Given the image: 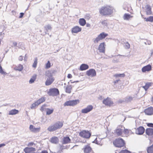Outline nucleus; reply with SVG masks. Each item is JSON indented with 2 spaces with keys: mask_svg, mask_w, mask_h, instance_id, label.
<instances>
[{
  "mask_svg": "<svg viewBox=\"0 0 153 153\" xmlns=\"http://www.w3.org/2000/svg\"><path fill=\"white\" fill-rule=\"evenodd\" d=\"M113 8L109 6L102 7L99 10L100 13L102 16L111 15L113 13Z\"/></svg>",
  "mask_w": 153,
  "mask_h": 153,
  "instance_id": "f257e3e1",
  "label": "nucleus"
},
{
  "mask_svg": "<svg viewBox=\"0 0 153 153\" xmlns=\"http://www.w3.org/2000/svg\"><path fill=\"white\" fill-rule=\"evenodd\" d=\"M63 125V122L58 121L53 125L49 126L48 128V130L50 132L53 131L61 128Z\"/></svg>",
  "mask_w": 153,
  "mask_h": 153,
  "instance_id": "f03ea898",
  "label": "nucleus"
},
{
  "mask_svg": "<svg viewBox=\"0 0 153 153\" xmlns=\"http://www.w3.org/2000/svg\"><path fill=\"white\" fill-rule=\"evenodd\" d=\"M113 143L115 147L119 148L124 146L125 145V141L120 138L115 139L113 141Z\"/></svg>",
  "mask_w": 153,
  "mask_h": 153,
  "instance_id": "7ed1b4c3",
  "label": "nucleus"
},
{
  "mask_svg": "<svg viewBox=\"0 0 153 153\" xmlns=\"http://www.w3.org/2000/svg\"><path fill=\"white\" fill-rule=\"evenodd\" d=\"M91 133L88 131L82 130L79 133V135L84 138H89L91 135Z\"/></svg>",
  "mask_w": 153,
  "mask_h": 153,
  "instance_id": "20e7f679",
  "label": "nucleus"
},
{
  "mask_svg": "<svg viewBox=\"0 0 153 153\" xmlns=\"http://www.w3.org/2000/svg\"><path fill=\"white\" fill-rule=\"evenodd\" d=\"M146 134L148 136L149 140L151 141H153V128H148L146 130Z\"/></svg>",
  "mask_w": 153,
  "mask_h": 153,
  "instance_id": "39448f33",
  "label": "nucleus"
},
{
  "mask_svg": "<svg viewBox=\"0 0 153 153\" xmlns=\"http://www.w3.org/2000/svg\"><path fill=\"white\" fill-rule=\"evenodd\" d=\"M108 36V34L104 32H102L98 35L94 40L95 43H97L100 40H102Z\"/></svg>",
  "mask_w": 153,
  "mask_h": 153,
  "instance_id": "423d86ee",
  "label": "nucleus"
},
{
  "mask_svg": "<svg viewBox=\"0 0 153 153\" xmlns=\"http://www.w3.org/2000/svg\"><path fill=\"white\" fill-rule=\"evenodd\" d=\"M48 94L50 96H56L59 94V91L57 88H51L49 89Z\"/></svg>",
  "mask_w": 153,
  "mask_h": 153,
  "instance_id": "0eeeda50",
  "label": "nucleus"
},
{
  "mask_svg": "<svg viewBox=\"0 0 153 153\" xmlns=\"http://www.w3.org/2000/svg\"><path fill=\"white\" fill-rule=\"evenodd\" d=\"M79 102V100H71L67 101L65 102L64 105V106H74L78 103Z\"/></svg>",
  "mask_w": 153,
  "mask_h": 153,
  "instance_id": "6e6552de",
  "label": "nucleus"
},
{
  "mask_svg": "<svg viewBox=\"0 0 153 153\" xmlns=\"http://www.w3.org/2000/svg\"><path fill=\"white\" fill-rule=\"evenodd\" d=\"M123 128L124 127L122 126H119L115 130V133L118 136H121L123 137Z\"/></svg>",
  "mask_w": 153,
  "mask_h": 153,
  "instance_id": "1a4fd4ad",
  "label": "nucleus"
},
{
  "mask_svg": "<svg viewBox=\"0 0 153 153\" xmlns=\"http://www.w3.org/2000/svg\"><path fill=\"white\" fill-rule=\"evenodd\" d=\"M83 153H94L89 144L85 146L82 149Z\"/></svg>",
  "mask_w": 153,
  "mask_h": 153,
  "instance_id": "9d476101",
  "label": "nucleus"
},
{
  "mask_svg": "<svg viewBox=\"0 0 153 153\" xmlns=\"http://www.w3.org/2000/svg\"><path fill=\"white\" fill-rule=\"evenodd\" d=\"M102 103L105 105L109 107L113 105L114 104V102L111 100V98L108 97H107L106 98L104 99L103 100Z\"/></svg>",
  "mask_w": 153,
  "mask_h": 153,
  "instance_id": "9b49d317",
  "label": "nucleus"
},
{
  "mask_svg": "<svg viewBox=\"0 0 153 153\" xmlns=\"http://www.w3.org/2000/svg\"><path fill=\"white\" fill-rule=\"evenodd\" d=\"M106 45L104 42L101 43L100 44L98 48L99 52L101 53H105V50Z\"/></svg>",
  "mask_w": 153,
  "mask_h": 153,
  "instance_id": "f8f14e48",
  "label": "nucleus"
},
{
  "mask_svg": "<svg viewBox=\"0 0 153 153\" xmlns=\"http://www.w3.org/2000/svg\"><path fill=\"white\" fill-rule=\"evenodd\" d=\"M86 73L88 76L91 77H94L96 75V72L93 69H89L86 71Z\"/></svg>",
  "mask_w": 153,
  "mask_h": 153,
  "instance_id": "ddd939ff",
  "label": "nucleus"
},
{
  "mask_svg": "<svg viewBox=\"0 0 153 153\" xmlns=\"http://www.w3.org/2000/svg\"><path fill=\"white\" fill-rule=\"evenodd\" d=\"M54 80V79L52 75H50L48 76L45 81V85L48 86L51 85L53 82Z\"/></svg>",
  "mask_w": 153,
  "mask_h": 153,
  "instance_id": "4468645a",
  "label": "nucleus"
},
{
  "mask_svg": "<svg viewBox=\"0 0 153 153\" xmlns=\"http://www.w3.org/2000/svg\"><path fill=\"white\" fill-rule=\"evenodd\" d=\"M93 107L91 105H88L85 108L81 110V112L82 113H87L91 111L93 109Z\"/></svg>",
  "mask_w": 153,
  "mask_h": 153,
  "instance_id": "2eb2a0df",
  "label": "nucleus"
},
{
  "mask_svg": "<svg viewBox=\"0 0 153 153\" xmlns=\"http://www.w3.org/2000/svg\"><path fill=\"white\" fill-rule=\"evenodd\" d=\"M145 129L143 126H140L136 129L135 133L138 135H142L144 132Z\"/></svg>",
  "mask_w": 153,
  "mask_h": 153,
  "instance_id": "dca6fc26",
  "label": "nucleus"
},
{
  "mask_svg": "<svg viewBox=\"0 0 153 153\" xmlns=\"http://www.w3.org/2000/svg\"><path fill=\"white\" fill-rule=\"evenodd\" d=\"M144 112L145 114L148 115H151L153 114V107H150L146 109Z\"/></svg>",
  "mask_w": 153,
  "mask_h": 153,
  "instance_id": "f3484780",
  "label": "nucleus"
},
{
  "mask_svg": "<svg viewBox=\"0 0 153 153\" xmlns=\"http://www.w3.org/2000/svg\"><path fill=\"white\" fill-rule=\"evenodd\" d=\"M152 67L151 65L149 64L143 67L142 68V71L143 72H149L152 70Z\"/></svg>",
  "mask_w": 153,
  "mask_h": 153,
  "instance_id": "a211bd4d",
  "label": "nucleus"
},
{
  "mask_svg": "<svg viewBox=\"0 0 153 153\" xmlns=\"http://www.w3.org/2000/svg\"><path fill=\"white\" fill-rule=\"evenodd\" d=\"M35 151V148L33 147H27L24 149V151L25 153H33Z\"/></svg>",
  "mask_w": 153,
  "mask_h": 153,
  "instance_id": "6ab92c4d",
  "label": "nucleus"
},
{
  "mask_svg": "<svg viewBox=\"0 0 153 153\" xmlns=\"http://www.w3.org/2000/svg\"><path fill=\"white\" fill-rule=\"evenodd\" d=\"M82 30V28L76 26L73 27L71 29V32L72 33H77L80 32Z\"/></svg>",
  "mask_w": 153,
  "mask_h": 153,
  "instance_id": "aec40b11",
  "label": "nucleus"
},
{
  "mask_svg": "<svg viewBox=\"0 0 153 153\" xmlns=\"http://www.w3.org/2000/svg\"><path fill=\"white\" fill-rule=\"evenodd\" d=\"M29 129L32 132L34 133H37L40 130V128H35L33 125H31L29 127Z\"/></svg>",
  "mask_w": 153,
  "mask_h": 153,
  "instance_id": "412c9836",
  "label": "nucleus"
},
{
  "mask_svg": "<svg viewBox=\"0 0 153 153\" xmlns=\"http://www.w3.org/2000/svg\"><path fill=\"white\" fill-rule=\"evenodd\" d=\"M123 133L126 136L133 134L131 130L125 128L124 127L123 128Z\"/></svg>",
  "mask_w": 153,
  "mask_h": 153,
  "instance_id": "4be33fe9",
  "label": "nucleus"
},
{
  "mask_svg": "<svg viewBox=\"0 0 153 153\" xmlns=\"http://www.w3.org/2000/svg\"><path fill=\"white\" fill-rule=\"evenodd\" d=\"M88 68L89 66L88 65L82 64L80 65L79 69L81 71H83L86 70Z\"/></svg>",
  "mask_w": 153,
  "mask_h": 153,
  "instance_id": "5701e85b",
  "label": "nucleus"
},
{
  "mask_svg": "<svg viewBox=\"0 0 153 153\" xmlns=\"http://www.w3.org/2000/svg\"><path fill=\"white\" fill-rule=\"evenodd\" d=\"M70 142L71 139L69 137H64L62 139V144H67L70 143Z\"/></svg>",
  "mask_w": 153,
  "mask_h": 153,
  "instance_id": "b1692460",
  "label": "nucleus"
},
{
  "mask_svg": "<svg viewBox=\"0 0 153 153\" xmlns=\"http://www.w3.org/2000/svg\"><path fill=\"white\" fill-rule=\"evenodd\" d=\"M151 7L149 5H147L146 8V12L147 15H150L152 14Z\"/></svg>",
  "mask_w": 153,
  "mask_h": 153,
  "instance_id": "393cba45",
  "label": "nucleus"
},
{
  "mask_svg": "<svg viewBox=\"0 0 153 153\" xmlns=\"http://www.w3.org/2000/svg\"><path fill=\"white\" fill-rule=\"evenodd\" d=\"M59 139L56 137H53L51 139V142L55 144L58 143L59 142Z\"/></svg>",
  "mask_w": 153,
  "mask_h": 153,
  "instance_id": "a878e982",
  "label": "nucleus"
},
{
  "mask_svg": "<svg viewBox=\"0 0 153 153\" xmlns=\"http://www.w3.org/2000/svg\"><path fill=\"white\" fill-rule=\"evenodd\" d=\"M152 84L153 83L152 82H147L146 83L145 85L143 86L142 87L146 91L149 89V88L152 86Z\"/></svg>",
  "mask_w": 153,
  "mask_h": 153,
  "instance_id": "bb28decb",
  "label": "nucleus"
},
{
  "mask_svg": "<svg viewBox=\"0 0 153 153\" xmlns=\"http://www.w3.org/2000/svg\"><path fill=\"white\" fill-rule=\"evenodd\" d=\"M79 23L81 26H84L86 24V22L84 18H80L79 19Z\"/></svg>",
  "mask_w": 153,
  "mask_h": 153,
  "instance_id": "cd10ccee",
  "label": "nucleus"
},
{
  "mask_svg": "<svg viewBox=\"0 0 153 153\" xmlns=\"http://www.w3.org/2000/svg\"><path fill=\"white\" fill-rule=\"evenodd\" d=\"M19 112L18 110L13 109L9 111V114L10 115H14L17 114Z\"/></svg>",
  "mask_w": 153,
  "mask_h": 153,
  "instance_id": "c85d7f7f",
  "label": "nucleus"
},
{
  "mask_svg": "<svg viewBox=\"0 0 153 153\" xmlns=\"http://www.w3.org/2000/svg\"><path fill=\"white\" fill-rule=\"evenodd\" d=\"M147 153H153V144L148 146L146 149Z\"/></svg>",
  "mask_w": 153,
  "mask_h": 153,
  "instance_id": "c756f323",
  "label": "nucleus"
},
{
  "mask_svg": "<svg viewBox=\"0 0 153 153\" xmlns=\"http://www.w3.org/2000/svg\"><path fill=\"white\" fill-rule=\"evenodd\" d=\"M23 67L22 65L20 64L18 65L17 66H16L14 69L16 70H18L20 71H22L23 69Z\"/></svg>",
  "mask_w": 153,
  "mask_h": 153,
  "instance_id": "7c9ffc66",
  "label": "nucleus"
},
{
  "mask_svg": "<svg viewBox=\"0 0 153 153\" xmlns=\"http://www.w3.org/2000/svg\"><path fill=\"white\" fill-rule=\"evenodd\" d=\"M54 111V109H50L49 108L46 109V114L47 115H49L53 113Z\"/></svg>",
  "mask_w": 153,
  "mask_h": 153,
  "instance_id": "2f4dec72",
  "label": "nucleus"
},
{
  "mask_svg": "<svg viewBox=\"0 0 153 153\" xmlns=\"http://www.w3.org/2000/svg\"><path fill=\"white\" fill-rule=\"evenodd\" d=\"M132 17V16L128 14L125 13L124 14L123 16V19L124 20H129Z\"/></svg>",
  "mask_w": 153,
  "mask_h": 153,
  "instance_id": "473e14b6",
  "label": "nucleus"
},
{
  "mask_svg": "<svg viewBox=\"0 0 153 153\" xmlns=\"http://www.w3.org/2000/svg\"><path fill=\"white\" fill-rule=\"evenodd\" d=\"M144 19L146 22H153V16H150L147 18H145Z\"/></svg>",
  "mask_w": 153,
  "mask_h": 153,
  "instance_id": "72a5a7b5",
  "label": "nucleus"
},
{
  "mask_svg": "<svg viewBox=\"0 0 153 153\" xmlns=\"http://www.w3.org/2000/svg\"><path fill=\"white\" fill-rule=\"evenodd\" d=\"M72 87L71 85L68 86L65 90L66 92L70 94L71 92Z\"/></svg>",
  "mask_w": 153,
  "mask_h": 153,
  "instance_id": "f704fd0d",
  "label": "nucleus"
},
{
  "mask_svg": "<svg viewBox=\"0 0 153 153\" xmlns=\"http://www.w3.org/2000/svg\"><path fill=\"white\" fill-rule=\"evenodd\" d=\"M36 74L34 75L32 78L30 79L29 81L30 83H33L36 80Z\"/></svg>",
  "mask_w": 153,
  "mask_h": 153,
  "instance_id": "c9c22d12",
  "label": "nucleus"
},
{
  "mask_svg": "<svg viewBox=\"0 0 153 153\" xmlns=\"http://www.w3.org/2000/svg\"><path fill=\"white\" fill-rule=\"evenodd\" d=\"M38 59L37 57H36L34 59V62L32 65V67L34 68H36V67Z\"/></svg>",
  "mask_w": 153,
  "mask_h": 153,
  "instance_id": "e433bc0d",
  "label": "nucleus"
},
{
  "mask_svg": "<svg viewBox=\"0 0 153 153\" xmlns=\"http://www.w3.org/2000/svg\"><path fill=\"white\" fill-rule=\"evenodd\" d=\"M45 101V98L44 97H42L38 100L36 101L39 104V105Z\"/></svg>",
  "mask_w": 153,
  "mask_h": 153,
  "instance_id": "4c0bfd02",
  "label": "nucleus"
},
{
  "mask_svg": "<svg viewBox=\"0 0 153 153\" xmlns=\"http://www.w3.org/2000/svg\"><path fill=\"white\" fill-rule=\"evenodd\" d=\"M39 105V104L36 101L34 103H33L31 106V108L33 109L36 108V107L37 106Z\"/></svg>",
  "mask_w": 153,
  "mask_h": 153,
  "instance_id": "58836bf2",
  "label": "nucleus"
},
{
  "mask_svg": "<svg viewBox=\"0 0 153 153\" xmlns=\"http://www.w3.org/2000/svg\"><path fill=\"white\" fill-rule=\"evenodd\" d=\"M51 66V63L50 62L48 61L45 65V68L46 69H48L50 68Z\"/></svg>",
  "mask_w": 153,
  "mask_h": 153,
  "instance_id": "ea45409f",
  "label": "nucleus"
},
{
  "mask_svg": "<svg viewBox=\"0 0 153 153\" xmlns=\"http://www.w3.org/2000/svg\"><path fill=\"white\" fill-rule=\"evenodd\" d=\"M125 76V74L124 73L122 74H116L114 75V76L116 77H124Z\"/></svg>",
  "mask_w": 153,
  "mask_h": 153,
  "instance_id": "a19ab883",
  "label": "nucleus"
},
{
  "mask_svg": "<svg viewBox=\"0 0 153 153\" xmlns=\"http://www.w3.org/2000/svg\"><path fill=\"white\" fill-rule=\"evenodd\" d=\"M124 47L126 49H128L130 47V45L128 42L124 43Z\"/></svg>",
  "mask_w": 153,
  "mask_h": 153,
  "instance_id": "79ce46f5",
  "label": "nucleus"
},
{
  "mask_svg": "<svg viewBox=\"0 0 153 153\" xmlns=\"http://www.w3.org/2000/svg\"><path fill=\"white\" fill-rule=\"evenodd\" d=\"M119 153H131V152L127 149H124L121 150Z\"/></svg>",
  "mask_w": 153,
  "mask_h": 153,
  "instance_id": "37998d69",
  "label": "nucleus"
},
{
  "mask_svg": "<svg viewBox=\"0 0 153 153\" xmlns=\"http://www.w3.org/2000/svg\"><path fill=\"white\" fill-rule=\"evenodd\" d=\"M46 106V105L44 104L41 107L40 110L42 111H43L46 109L45 107Z\"/></svg>",
  "mask_w": 153,
  "mask_h": 153,
  "instance_id": "c03bdc74",
  "label": "nucleus"
},
{
  "mask_svg": "<svg viewBox=\"0 0 153 153\" xmlns=\"http://www.w3.org/2000/svg\"><path fill=\"white\" fill-rule=\"evenodd\" d=\"M0 73L2 74H6V73L4 71L2 68V67L1 66V65L0 64Z\"/></svg>",
  "mask_w": 153,
  "mask_h": 153,
  "instance_id": "a18cd8bd",
  "label": "nucleus"
},
{
  "mask_svg": "<svg viewBox=\"0 0 153 153\" xmlns=\"http://www.w3.org/2000/svg\"><path fill=\"white\" fill-rule=\"evenodd\" d=\"M45 28L46 30H49L51 29V27L50 25H48L45 26Z\"/></svg>",
  "mask_w": 153,
  "mask_h": 153,
  "instance_id": "49530a36",
  "label": "nucleus"
},
{
  "mask_svg": "<svg viewBox=\"0 0 153 153\" xmlns=\"http://www.w3.org/2000/svg\"><path fill=\"white\" fill-rule=\"evenodd\" d=\"M35 144L33 142H31L27 144V146H33Z\"/></svg>",
  "mask_w": 153,
  "mask_h": 153,
  "instance_id": "de8ad7c7",
  "label": "nucleus"
},
{
  "mask_svg": "<svg viewBox=\"0 0 153 153\" xmlns=\"http://www.w3.org/2000/svg\"><path fill=\"white\" fill-rule=\"evenodd\" d=\"M147 126L149 127L153 128V123H148L147 124Z\"/></svg>",
  "mask_w": 153,
  "mask_h": 153,
  "instance_id": "09e8293b",
  "label": "nucleus"
},
{
  "mask_svg": "<svg viewBox=\"0 0 153 153\" xmlns=\"http://www.w3.org/2000/svg\"><path fill=\"white\" fill-rule=\"evenodd\" d=\"M66 149V147L63 145L61 146L60 149L61 152H62V150Z\"/></svg>",
  "mask_w": 153,
  "mask_h": 153,
  "instance_id": "8fccbe9b",
  "label": "nucleus"
},
{
  "mask_svg": "<svg viewBox=\"0 0 153 153\" xmlns=\"http://www.w3.org/2000/svg\"><path fill=\"white\" fill-rule=\"evenodd\" d=\"M132 100V98L131 97H129L126 98V100L128 101H130Z\"/></svg>",
  "mask_w": 153,
  "mask_h": 153,
  "instance_id": "3c124183",
  "label": "nucleus"
},
{
  "mask_svg": "<svg viewBox=\"0 0 153 153\" xmlns=\"http://www.w3.org/2000/svg\"><path fill=\"white\" fill-rule=\"evenodd\" d=\"M23 57L22 56H20L19 58V61H22L23 60Z\"/></svg>",
  "mask_w": 153,
  "mask_h": 153,
  "instance_id": "603ef678",
  "label": "nucleus"
},
{
  "mask_svg": "<svg viewBox=\"0 0 153 153\" xmlns=\"http://www.w3.org/2000/svg\"><path fill=\"white\" fill-rule=\"evenodd\" d=\"M72 76L71 74H68V76H67V77L68 78H72Z\"/></svg>",
  "mask_w": 153,
  "mask_h": 153,
  "instance_id": "864d4df0",
  "label": "nucleus"
},
{
  "mask_svg": "<svg viewBox=\"0 0 153 153\" xmlns=\"http://www.w3.org/2000/svg\"><path fill=\"white\" fill-rule=\"evenodd\" d=\"M120 81V79H119V80H117L115 81H114V82H113V83H114V85H115L117 83H118V82L119 81Z\"/></svg>",
  "mask_w": 153,
  "mask_h": 153,
  "instance_id": "5fc2aeb1",
  "label": "nucleus"
},
{
  "mask_svg": "<svg viewBox=\"0 0 153 153\" xmlns=\"http://www.w3.org/2000/svg\"><path fill=\"white\" fill-rule=\"evenodd\" d=\"M24 15V13H20V16H19L20 18H22L23 17Z\"/></svg>",
  "mask_w": 153,
  "mask_h": 153,
  "instance_id": "6e6d98bb",
  "label": "nucleus"
},
{
  "mask_svg": "<svg viewBox=\"0 0 153 153\" xmlns=\"http://www.w3.org/2000/svg\"><path fill=\"white\" fill-rule=\"evenodd\" d=\"M41 153H48V152L46 150H43L42 151Z\"/></svg>",
  "mask_w": 153,
  "mask_h": 153,
  "instance_id": "4d7b16f0",
  "label": "nucleus"
},
{
  "mask_svg": "<svg viewBox=\"0 0 153 153\" xmlns=\"http://www.w3.org/2000/svg\"><path fill=\"white\" fill-rule=\"evenodd\" d=\"M86 26L87 27H90L91 26L88 23H87L86 25Z\"/></svg>",
  "mask_w": 153,
  "mask_h": 153,
  "instance_id": "13d9d810",
  "label": "nucleus"
},
{
  "mask_svg": "<svg viewBox=\"0 0 153 153\" xmlns=\"http://www.w3.org/2000/svg\"><path fill=\"white\" fill-rule=\"evenodd\" d=\"M5 145V144L4 143L1 144H0V148L2 147V146H4Z\"/></svg>",
  "mask_w": 153,
  "mask_h": 153,
  "instance_id": "bf43d9fd",
  "label": "nucleus"
},
{
  "mask_svg": "<svg viewBox=\"0 0 153 153\" xmlns=\"http://www.w3.org/2000/svg\"><path fill=\"white\" fill-rule=\"evenodd\" d=\"M13 45L15 46H16L17 45V43L16 42H14L13 43Z\"/></svg>",
  "mask_w": 153,
  "mask_h": 153,
  "instance_id": "052dcab7",
  "label": "nucleus"
},
{
  "mask_svg": "<svg viewBox=\"0 0 153 153\" xmlns=\"http://www.w3.org/2000/svg\"><path fill=\"white\" fill-rule=\"evenodd\" d=\"M151 102L153 103V96L152 97L151 99Z\"/></svg>",
  "mask_w": 153,
  "mask_h": 153,
  "instance_id": "680f3d73",
  "label": "nucleus"
},
{
  "mask_svg": "<svg viewBox=\"0 0 153 153\" xmlns=\"http://www.w3.org/2000/svg\"><path fill=\"white\" fill-rule=\"evenodd\" d=\"M78 82V81H74V82H71V83H74L75 82Z\"/></svg>",
  "mask_w": 153,
  "mask_h": 153,
  "instance_id": "e2e57ef3",
  "label": "nucleus"
},
{
  "mask_svg": "<svg viewBox=\"0 0 153 153\" xmlns=\"http://www.w3.org/2000/svg\"><path fill=\"white\" fill-rule=\"evenodd\" d=\"M1 39H0V45H1Z\"/></svg>",
  "mask_w": 153,
  "mask_h": 153,
  "instance_id": "0e129e2a",
  "label": "nucleus"
},
{
  "mask_svg": "<svg viewBox=\"0 0 153 153\" xmlns=\"http://www.w3.org/2000/svg\"><path fill=\"white\" fill-rule=\"evenodd\" d=\"M139 1H140L141 0H139Z\"/></svg>",
  "mask_w": 153,
  "mask_h": 153,
  "instance_id": "69168bd1",
  "label": "nucleus"
}]
</instances>
